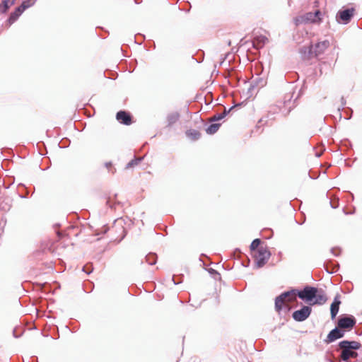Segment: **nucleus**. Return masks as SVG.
<instances>
[{
  "instance_id": "39448f33",
  "label": "nucleus",
  "mask_w": 362,
  "mask_h": 362,
  "mask_svg": "<svg viewBox=\"0 0 362 362\" xmlns=\"http://www.w3.org/2000/svg\"><path fill=\"white\" fill-rule=\"evenodd\" d=\"M315 292H317V288L305 286L303 290L298 291V296L311 305L314 300Z\"/></svg>"
},
{
  "instance_id": "bb28decb",
  "label": "nucleus",
  "mask_w": 362,
  "mask_h": 362,
  "mask_svg": "<svg viewBox=\"0 0 362 362\" xmlns=\"http://www.w3.org/2000/svg\"><path fill=\"white\" fill-rule=\"evenodd\" d=\"M149 263H150L151 264H155V263H156V261H155V259H151V261L149 262Z\"/></svg>"
},
{
  "instance_id": "4be33fe9",
  "label": "nucleus",
  "mask_w": 362,
  "mask_h": 362,
  "mask_svg": "<svg viewBox=\"0 0 362 362\" xmlns=\"http://www.w3.org/2000/svg\"><path fill=\"white\" fill-rule=\"evenodd\" d=\"M220 126V124H212L206 129V132L209 134H213L218 130Z\"/></svg>"
},
{
  "instance_id": "f3484780",
  "label": "nucleus",
  "mask_w": 362,
  "mask_h": 362,
  "mask_svg": "<svg viewBox=\"0 0 362 362\" xmlns=\"http://www.w3.org/2000/svg\"><path fill=\"white\" fill-rule=\"evenodd\" d=\"M284 293H288L289 296H285V300L287 301V304L296 300V296H298V290L292 289L289 291L284 292Z\"/></svg>"
},
{
  "instance_id": "9b49d317",
  "label": "nucleus",
  "mask_w": 362,
  "mask_h": 362,
  "mask_svg": "<svg viewBox=\"0 0 362 362\" xmlns=\"http://www.w3.org/2000/svg\"><path fill=\"white\" fill-rule=\"evenodd\" d=\"M327 300V298L326 296L325 291L322 289L317 288V292H315V298L311 305H322L326 303Z\"/></svg>"
},
{
  "instance_id": "6e6552de",
  "label": "nucleus",
  "mask_w": 362,
  "mask_h": 362,
  "mask_svg": "<svg viewBox=\"0 0 362 362\" xmlns=\"http://www.w3.org/2000/svg\"><path fill=\"white\" fill-rule=\"evenodd\" d=\"M356 325V320L354 317H344L338 320L337 326L340 329H351Z\"/></svg>"
},
{
  "instance_id": "a211bd4d",
  "label": "nucleus",
  "mask_w": 362,
  "mask_h": 362,
  "mask_svg": "<svg viewBox=\"0 0 362 362\" xmlns=\"http://www.w3.org/2000/svg\"><path fill=\"white\" fill-rule=\"evenodd\" d=\"M186 135L188 138L193 141L198 140L201 136L200 132L195 129L187 130L186 132Z\"/></svg>"
},
{
  "instance_id": "aec40b11",
  "label": "nucleus",
  "mask_w": 362,
  "mask_h": 362,
  "mask_svg": "<svg viewBox=\"0 0 362 362\" xmlns=\"http://www.w3.org/2000/svg\"><path fill=\"white\" fill-rule=\"evenodd\" d=\"M232 109H233V107L229 109V110H228V111L225 109L222 113H218V114L214 115L212 117H211L209 119V121L214 122V121H218V120L223 119V117H226V114L228 112H229Z\"/></svg>"
},
{
  "instance_id": "393cba45",
  "label": "nucleus",
  "mask_w": 362,
  "mask_h": 362,
  "mask_svg": "<svg viewBox=\"0 0 362 362\" xmlns=\"http://www.w3.org/2000/svg\"><path fill=\"white\" fill-rule=\"evenodd\" d=\"M141 160V158L132 160L130 162L128 163L127 168H132L135 165H137Z\"/></svg>"
},
{
  "instance_id": "7ed1b4c3",
  "label": "nucleus",
  "mask_w": 362,
  "mask_h": 362,
  "mask_svg": "<svg viewBox=\"0 0 362 362\" xmlns=\"http://www.w3.org/2000/svg\"><path fill=\"white\" fill-rule=\"evenodd\" d=\"M329 45V41L327 40L320 41L315 45H310L308 52L309 57H317L323 54Z\"/></svg>"
},
{
  "instance_id": "5701e85b",
  "label": "nucleus",
  "mask_w": 362,
  "mask_h": 362,
  "mask_svg": "<svg viewBox=\"0 0 362 362\" xmlns=\"http://www.w3.org/2000/svg\"><path fill=\"white\" fill-rule=\"evenodd\" d=\"M179 119V115L175 114H171L168 116V122L169 125H172L173 124L175 123Z\"/></svg>"
},
{
  "instance_id": "f03ea898",
  "label": "nucleus",
  "mask_w": 362,
  "mask_h": 362,
  "mask_svg": "<svg viewBox=\"0 0 362 362\" xmlns=\"http://www.w3.org/2000/svg\"><path fill=\"white\" fill-rule=\"evenodd\" d=\"M252 257L254 258L256 267L261 268L266 264L269 260L271 253L268 250V247L264 246H260L257 250L252 253Z\"/></svg>"
},
{
  "instance_id": "dca6fc26",
  "label": "nucleus",
  "mask_w": 362,
  "mask_h": 362,
  "mask_svg": "<svg viewBox=\"0 0 362 362\" xmlns=\"http://www.w3.org/2000/svg\"><path fill=\"white\" fill-rule=\"evenodd\" d=\"M15 4V0H4L0 4V13H6Z\"/></svg>"
},
{
  "instance_id": "2eb2a0df",
  "label": "nucleus",
  "mask_w": 362,
  "mask_h": 362,
  "mask_svg": "<svg viewBox=\"0 0 362 362\" xmlns=\"http://www.w3.org/2000/svg\"><path fill=\"white\" fill-rule=\"evenodd\" d=\"M24 11L21 9L20 6L16 8V10L11 13L10 17L8 19V25H12L18 18V17L23 13Z\"/></svg>"
},
{
  "instance_id": "0eeeda50",
  "label": "nucleus",
  "mask_w": 362,
  "mask_h": 362,
  "mask_svg": "<svg viewBox=\"0 0 362 362\" xmlns=\"http://www.w3.org/2000/svg\"><path fill=\"white\" fill-rule=\"evenodd\" d=\"M311 308L307 305L303 306L301 309L295 311L292 316L293 318L298 322L306 320L311 313Z\"/></svg>"
},
{
  "instance_id": "412c9836",
  "label": "nucleus",
  "mask_w": 362,
  "mask_h": 362,
  "mask_svg": "<svg viewBox=\"0 0 362 362\" xmlns=\"http://www.w3.org/2000/svg\"><path fill=\"white\" fill-rule=\"evenodd\" d=\"M260 246H263L262 244H261V240L260 239H255L251 245H250V250L252 252V253L253 252H255L256 250H257V249L260 247Z\"/></svg>"
},
{
  "instance_id": "f8f14e48",
  "label": "nucleus",
  "mask_w": 362,
  "mask_h": 362,
  "mask_svg": "<svg viewBox=\"0 0 362 362\" xmlns=\"http://www.w3.org/2000/svg\"><path fill=\"white\" fill-rule=\"evenodd\" d=\"M339 327H337L334 329H332L327 335V342H332L339 338H341L344 337V332L338 329Z\"/></svg>"
},
{
  "instance_id": "20e7f679",
  "label": "nucleus",
  "mask_w": 362,
  "mask_h": 362,
  "mask_svg": "<svg viewBox=\"0 0 362 362\" xmlns=\"http://www.w3.org/2000/svg\"><path fill=\"white\" fill-rule=\"evenodd\" d=\"M124 225V221L121 218L114 222L110 230L117 235L115 237L116 241L119 242L126 236L127 230Z\"/></svg>"
},
{
  "instance_id": "6ab92c4d",
  "label": "nucleus",
  "mask_w": 362,
  "mask_h": 362,
  "mask_svg": "<svg viewBox=\"0 0 362 362\" xmlns=\"http://www.w3.org/2000/svg\"><path fill=\"white\" fill-rule=\"evenodd\" d=\"M321 13L319 11L315 12V13H309L307 14V19L311 22H317L320 20V16Z\"/></svg>"
},
{
  "instance_id": "9d476101",
  "label": "nucleus",
  "mask_w": 362,
  "mask_h": 362,
  "mask_svg": "<svg viewBox=\"0 0 362 362\" xmlns=\"http://www.w3.org/2000/svg\"><path fill=\"white\" fill-rule=\"evenodd\" d=\"M116 119L121 124L125 125H130L132 122L130 114L125 111H119L116 115Z\"/></svg>"
},
{
  "instance_id": "4468645a",
  "label": "nucleus",
  "mask_w": 362,
  "mask_h": 362,
  "mask_svg": "<svg viewBox=\"0 0 362 362\" xmlns=\"http://www.w3.org/2000/svg\"><path fill=\"white\" fill-rule=\"evenodd\" d=\"M268 41V39L263 35H259L255 37L252 40V45L253 47L256 49H260L263 47V46L266 44V42Z\"/></svg>"
},
{
  "instance_id": "1a4fd4ad",
  "label": "nucleus",
  "mask_w": 362,
  "mask_h": 362,
  "mask_svg": "<svg viewBox=\"0 0 362 362\" xmlns=\"http://www.w3.org/2000/svg\"><path fill=\"white\" fill-rule=\"evenodd\" d=\"M289 296L288 293H281L280 296L275 299V309L279 313L283 308H288L289 305L287 304V301L285 300V296Z\"/></svg>"
},
{
  "instance_id": "cd10ccee",
  "label": "nucleus",
  "mask_w": 362,
  "mask_h": 362,
  "mask_svg": "<svg viewBox=\"0 0 362 362\" xmlns=\"http://www.w3.org/2000/svg\"><path fill=\"white\" fill-rule=\"evenodd\" d=\"M107 167H108V166H110H110H111V163L107 164Z\"/></svg>"
},
{
  "instance_id": "423d86ee",
  "label": "nucleus",
  "mask_w": 362,
  "mask_h": 362,
  "mask_svg": "<svg viewBox=\"0 0 362 362\" xmlns=\"http://www.w3.org/2000/svg\"><path fill=\"white\" fill-rule=\"evenodd\" d=\"M355 13L354 8L340 10L337 14V21L340 23L346 24L350 22Z\"/></svg>"
},
{
  "instance_id": "ddd939ff",
  "label": "nucleus",
  "mask_w": 362,
  "mask_h": 362,
  "mask_svg": "<svg viewBox=\"0 0 362 362\" xmlns=\"http://www.w3.org/2000/svg\"><path fill=\"white\" fill-rule=\"evenodd\" d=\"M341 304V301L339 300V296H336L334 298V300L333 303L331 304L330 306V313L332 319L334 320L337 315L339 309V305Z\"/></svg>"
},
{
  "instance_id": "b1692460",
  "label": "nucleus",
  "mask_w": 362,
  "mask_h": 362,
  "mask_svg": "<svg viewBox=\"0 0 362 362\" xmlns=\"http://www.w3.org/2000/svg\"><path fill=\"white\" fill-rule=\"evenodd\" d=\"M34 3H35L34 0H25L21 4L20 7L21 8V9L23 11H25L26 8L33 6L34 4Z\"/></svg>"
},
{
  "instance_id": "a878e982",
  "label": "nucleus",
  "mask_w": 362,
  "mask_h": 362,
  "mask_svg": "<svg viewBox=\"0 0 362 362\" xmlns=\"http://www.w3.org/2000/svg\"><path fill=\"white\" fill-rule=\"evenodd\" d=\"M151 258L155 259L154 255H151L147 256V261L150 262Z\"/></svg>"
},
{
  "instance_id": "f257e3e1",
  "label": "nucleus",
  "mask_w": 362,
  "mask_h": 362,
  "mask_svg": "<svg viewBox=\"0 0 362 362\" xmlns=\"http://www.w3.org/2000/svg\"><path fill=\"white\" fill-rule=\"evenodd\" d=\"M339 348L341 349L340 357L343 361H348L349 358H356L358 354L356 350L361 347V344L356 341H342L339 344Z\"/></svg>"
}]
</instances>
